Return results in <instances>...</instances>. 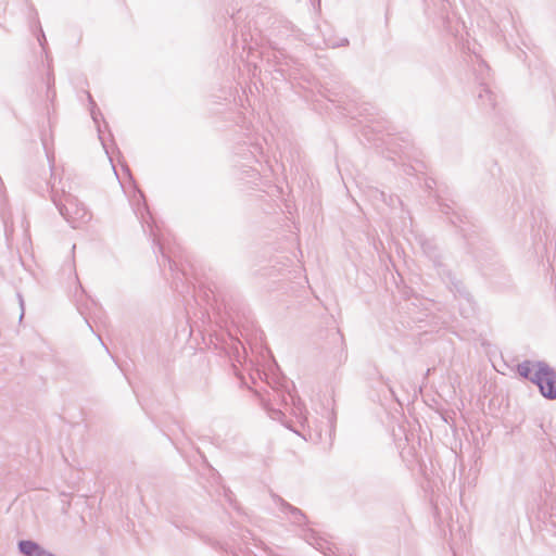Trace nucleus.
<instances>
[{
	"mask_svg": "<svg viewBox=\"0 0 556 556\" xmlns=\"http://www.w3.org/2000/svg\"><path fill=\"white\" fill-rule=\"evenodd\" d=\"M542 395L547 399H556V374L548 366H544L536 383Z\"/></svg>",
	"mask_w": 556,
	"mask_h": 556,
	"instance_id": "nucleus-1",
	"label": "nucleus"
},
{
	"mask_svg": "<svg viewBox=\"0 0 556 556\" xmlns=\"http://www.w3.org/2000/svg\"><path fill=\"white\" fill-rule=\"evenodd\" d=\"M544 366L545 364L538 362H525L518 365L517 370L520 376L528 378L536 383L538 376H540Z\"/></svg>",
	"mask_w": 556,
	"mask_h": 556,
	"instance_id": "nucleus-2",
	"label": "nucleus"
},
{
	"mask_svg": "<svg viewBox=\"0 0 556 556\" xmlns=\"http://www.w3.org/2000/svg\"><path fill=\"white\" fill-rule=\"evenodd\" d=\"M20 549L27 556H52L45 552L38 544L31 541L20 542Z\"/></svg>",
	"mask_w": 556,
	"mask_h": 556,
	"instance_id": "nucleus-3",
	"label": "nucleus"
}]
</instances>
